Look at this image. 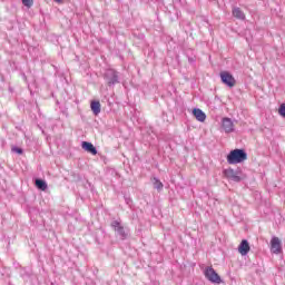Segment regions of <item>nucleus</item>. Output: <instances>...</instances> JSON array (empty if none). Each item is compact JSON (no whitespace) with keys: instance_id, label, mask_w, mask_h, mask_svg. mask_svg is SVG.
Listing matches in <instances>:
<instances>
[{"instance_id":"obj_1","label":"nucleus","mask_w":285,"mask_h":285,"mask_svg":"<svg viewBox=\"0 0 285 285\" xmlns=\"http://www.w3.org/2000/svg\"><path fill=\"white\" fill-rule=\"evenodd\" d=\"M226 159L229 166H236V164H244V161L248 159V153H246L245 148H235L227 154Z\"/></svg>"},{"instance_id":"obj_2","label":"nucleus","mask_w":285,"mask_h":285,"mask_svg":"<svg viewBox=\"0 0 285 285\" xmlns=\"http://www.w3.org/2000/svg\"><path fill=\"white\" fill-rule=\"evenodd\" d=\"M223 175L225 179H228V181H233L234 184H242V181L246 180L247 177L240 167H237L236 169L230 167L224 169Z\"/></svg>"},{"instance_id":"obj_3","label":"nucleus","mask_w":285,"mask_h":285,"mask_svg":"<svg viewBox=\"0 0 285 285\" xmlns=\"http://www.w3.org/2000/svg\"><path fill=\"white\" fill-rule=\"evenodd\" d=\"M102 78L105 79L108 88H115V86H117V83H120L119 71H117L112 68L106 69L102 75Z\"/></svg>"},{"instance_id":"obj_4","label":"nucleus","mask_w":285,"mask_h":285,"mask_svg":"<svg viewBox=\"0 0 285 285\" xmlns=\"http://www.w3.org/2000/svg\"><path fill=\"white\" fill-rule=\"evenodd\" d=\"M204 275L210 284H223L224 281L222 279V276L213 268V266H207L204 271Z\"/></svg>"},{"instance_id":"obj_5","label":"nucleus","mask_w":285,"mask_h":285,"mask_svg":"<svg viewBox=\"0 0 285 285\" xmlns=\"http://www.w3.org/2000/svg\"><path fill=\"white\" fill-rule=\"evenodd\" d=\"M111 228H114L115 233L119 235L120 239L124 242L128 239L129 230L121 225V220H112L110 223Z\"/></svg>"},{"instance_id":"obj_6","label":"nucleus","mask_w":285,"mask_h":285,"mask_svg":"<svg viewBox=\"0 0 285 285\" xmlns=\"http://www.w3.org/2000/svg\"><path fill=\"white\" fill-rule=\"evenodd\" d=\"M220 81L224 83V86H227V88H235L237 86V80L230 73V71H220L219 72Z\"/></svg>"},{"instance_id":"obj_7","label":"nucleus","mask_w":285,"mask_h":285,"mask_svg":"<svg viewBox=\"0 0 285 285\" xmlns=\"http://www.w3.org/2000/svg\"><path fill=\"white\" fill-rule=\"evenodd\" d=\"M220 128L224 130V132H226L227 135H229L230 132H235V124L233 122V119L228 118V117H224L222 119V125Z\"/></svg>"},{"instance_id":"obj_8","label":"nucleus","mask_w":285,"mask_h":285,"mask_svg":"<svg viewBox=\"0 0 285 285\" xmlns=\"http://www.w3.org/2000/svg\"><path fill=\"white\" fill-rule=\"evenodd\" d=\"M283 249H282V240L279 239V237H272L271 239V253H273L274 255H279L282 254Z\"/></svg>"},{"instance_id":"obj_9","label":"nucleus","mask_w":285,"mask_h":285,"mask_svg":"<svg viewBox=\"0 0 285 285\" xmlns=\"http://www.w3.org/2000/svg\"><path fill=\"white\" fill-rule=\"evenodd\" d=\"M238 253L243 256L246 257L248 253H250V243H248V239H243L240 244L238 245Z\"/></svg>"},{"instance_id":"obj_10","label":"nucleus","mask_w":285,"mask_h":285,"mask_svg":"<svg viewBox=\"0 0 285 285\" xmlns=\"http://www.w3.org/2000/svg\"><path fill=\"white\" fill-rule=\"evenodd\" d=\"M81 148L85 150V153H89V155H97V147L90 141H81Z\"/></svg>"},{"instance_id":"obj_11","label":"nucleus","mask_w":285,"mask_h":285,"mask_svg":"<svg viewBox=\"0 0 285 285\" xmlns=\"http://www.w3.org/2000/svg\"><path fill=\"white\" fill-rule=\"evenodd\" d=\"M191 115L195 117L197 121H200V124H204V121H206V112H204L199 108H194Z\"/></svg>"},{"instance_id":"obj_12","label":"nucleus","mask_w":285,"mask_h":285,"mask_svg":"<svg viewBox=\"0 0 285 285\" xmlns=\"http://www.w3.org/2000/svg\"><path fill=\"white\" fill-rule=\"evenodd\" d=\"M90 108H91L92 115L97 117L101 112V102L99 100H91Z\"/></svg>"},{"instance_id":"obj_13","label":"nucleus","mask_w":285,"mask_h":285,"mask_svg":"<svg viewBox=\"0 0 285 285\" xmlns=\"http://www.w3.org/2000/svg\"><path fill=\"white\" fill-rule=\"evenodd\" d=\"M35 186L38 188V190H48V183L42 178H35Z\"/></svg>"},{"instance_id":"obj_14","label":"nucleus","mask_w":285,"mask_h":285,"mask_svg":"<svg viewBox=\"0 0 285 285\" xmlns=\"http://www.w3.org/2000/svg\"><path fill=\"white\" fill-rule=\"evenodd\" d=\"M232 14L235 17V19H239L240 21L246 20V14L239 9V7H235L232 11Z\"/></svg>"},{"instance_id":"obj_15","label":"nucleus","mask_w":285,"mask_h":285,"mask_svg":"<svg viewBox=\"0 0 285 285\" xmlns=\"http://www.w3.org/2000/svg\"><path fill=\"white\" fill-rule=\"evenodd\" d=\"M185 56L189 63H195L197 61V56H195V51L193 49L185 50Z\"/></svg>"},{"instance_id":"obj_16","label":"nucleus","mask_w":285,"mask_h":285,"mask_svg":"<svg viewBox=\"0 0 285 285\" xmlns=\"http://www.w3.org/2000/svg\"><path fill=\"white\" fill-rule=\"evenodd\" d=\"M153 186L158 193L164 190V183H161V180H159L157 177L153 178Z\"/></svg>"},{"instance_id":"obj_17","label":"nucleus","mask_w":285,"mask_h":285,"mask_svg":"<svg viewBox=\"0 0 285 285\" xmlns=\"http://www.w3.org/2000/svg\"><path fill=\"white\" fill-rule=\"evenodd\" d=\"M278 115L285 119V102L279 105Z\"/></svg>"},{"instance_id":"obj_18","label":"nucleus","mask_w":285,"mask_h":285,"mask_svg":"<svg viewBox=\"0 0 285 285\" xmlns=\"http://www.w3.org/2000/svg\"><path fill=\"white\" fill-rule=\"evenodd\" d=\"M11 150L13 153H16V155H23V148L19 147V146H13L11 147Z\"/></svg>"},{"instance_id":"obj_19","label":"nucleus","mask_w":285,"mask_h":285,"mask_svg":"<svg viewBox=\"0 0 285 285\" xmlns=\"http://www.w3.org/2000/svg\"><path fill=\"white\" fill-rule=\"evenodd\" d=\"M22 1V6H24V8H30L31 6L35 4V0H21Z\"/></svg>"},{"instance_id":"obj_20","label":"nucleus","mask_w":285,"mask_h":285,"mask_svg":"<svg viewBox=\"0 0 285 285\" xmlns=\"http://www.w3.org/2000/svg\"><path fill=\"white\" fill-rule=\"evenodd\" d=\"M124 199L128 206H130V204H132V198H130V196H124Z\"/></svg>"},{"instance_id":"obj_21","label":"nucleus","mask_w":285,"mask_h":285,"mask_svg":"<svg viewBox=\"0 0 285 285\" xmlns=\"http://www.w3.org/2000/svg\"><path fill=\"white\" fill-rule=\"evenodd\" d=\"M56 3H63V0H53Z\"/></svg>"},{"instance_id":"obj_22","label":"nucleus","mask_w":285,"mask_h":285,"mask_svg":"<svg viewBox=\"0 0 285 285\" xmlns=\"http://www.w3.org/2000/svg\"><path fill=\"white\" fill-rule=\"evenodd\" d=\"M96 244H101V242H99L98 237H96Z\"/></svg>"}]
</instances>
